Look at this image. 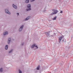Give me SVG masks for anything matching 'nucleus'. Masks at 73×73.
<instances>
[{
	"instance_id": "9b49d317",
	"label": "nucleus",
	"mask_w": 73,
	"mask_h": 73,
	"mask_svg": "<svg viewBox=\"0 0 73 73\" xmlns=\"http://www.w3.org/2000/svg\"><path fill=\"white\" fill-rule=\"evenodd\" d=\"M13 7L15 9H17V6H16V5H14V4H13Z\"/></svg>"
},
{
	"instance_id": "f8f14e48",
	"label": "nucleus",
	"mask_w": 73,
	"mask_h": 73,
	"mask_svg": "<svg viewBox=\"0 0 73 73\" xmlns=\"http://www.w3.org/2000/svg\"><path fill=\"white\" fill-rule=\"evenodd\" d=\"M8 45H6L5 47V49L6 50H7V49H8Z\"/></svg>"
},
{
	"instance_id": "20e7f679",
	"label": "nucleus",
	"mask_w": 73,
	"mask_h": 73,
	"mask_svg": "<svg viewBox=\"0 0 73 73\" xmlns=\"http://www.w3.org/2000/svg\"><path fill=\"white\" fill-rule=\"evenodd\" d=\"M11 42V38H9L7 41V42L8 44H10V42Z\"/></svg>"
},
{
	"instance_id": "7ed1b4c3",
	"label": "nucleus",
	"mask_w": 73,
	"mask_h": 73,
	"mask_svg": "<svg viewBox=\"0 0 73 73\" xmlns=\"http://www.w3.org/2000/svg\"><path fill=\"white\" fill-rule=\"evenodd\" d=\"M5 11L6 13H7V14H9V15H10L11 14V13L9 12V11L7 9H5Z\"/></svg>"
},
{
	"instance_id": "f03ea898",
	"label": "nucleus",
	"mask_w": 73,
	"mask_h": 73,
	"mask_svg": "<svg viewBox=\"0 0 73 73\" xmlns=\"http://www.w3.org/2000/svg\"><path fill=\"white\" fill-rule=\"evenodd\" d=\"M23 27H24V25H22L20 27V28L19 29V32L23 30Z\"/></svg>"
},
{
	"instance_id": "39448f33",
	"label": "nucleus",
	"mask_w": 73,
	"mask_h": 73,
	"mask_svg": "<svg viewBox=\"0 0 73 73\" xmlns=\"http://www.w3.org/2000/svg\"><path fill=\"white\" fill-rule=\"evenodd\" d=\"M45 33L46 36L49 37H50V34H49V33L46 32Z\"/></svg>"
},
{
	"instance_id": "f257e3e1",
	"label": "nucleus",
	"mask_w": 73,
	"mask_h": 73,
	"mask_svg": "<svg viewBox=\"0 0 73 73\" xmlns=\"http://www.w3.org/2000/svg\"><path fill=\"white\" fill-rule=\"evenodd\" d=\"M52 11L53 12H52V13H51L50 15H56L57 14V13L58 12V10H56L55 9H53L52 10Z\"/></svg>"
},
{
	"instance_id": "393cba45",
	"label": "nucleus",
	"mask_w": 73,
	"mask_h": 73,
	"mask_svg": "<svg viewBox=\"0 0 73 73\" xmlns=\"http://www.w3.org/2000/svg\"><path fill=\"white\" fill-rule=\"evenodd\" d=\"M17 15L18 16H19V13H17Z\"/></svg>"
},
{
	"instance_id": "aec40b11",
	"label": "nucleus",
	"mask_w": 73,
	"mask_h": 73,
	"mask_svg": "<svg viewBox=\"0 0 73 73\" xmlns=\"http://www.w3.org/2000/svg\"><path fill=\"white\" fill-rule=\"evenodd\" d=\"M12 51H13V50L11 49V50H10L9 51V53H11V52H12Z\"/></svg>"
},
{
	"instance_id": "9d476101",
	"label": "nucleus",
	"mask_w": 73,
	"mask_h": 73,
	"mask_svg": "<svg viewBox=\"0 0 73 73\" xmlns=\"http://www.w3.org/2000/svg\"><path fill=\"white\" fill-rule=\"evenodd\" d=\"M36 45V44H33L31 46V48H33Z\"/></svg>"
},
{
	"instance_id": "6ab92c4d",
	"label": "nucleus",
	"mask_w": 73,
	"mask_h": 73,
	"mask_svg": "<svg viewBox=\"0 0 73 73\" xmlns=\"http://www.w3.org/2000/svg\"><path fill=\"white\" fill-rule=\"evenodd\" d=\"M19 73H22V71L20 69L19 70Z\"/></svg>"
},
{
	"instance_id": "2eb2a0df",
	"label": "nucleus",
	"mask_w": 73,
	"mask_h": 73,
	"mask_svg": "<svg viewBox=\"0 0 73 73\" xmlns=\"http://www.w3.org/2000/svg\"><path fill=\"white\" fill-rule=\"evenodd\" d=\"M27 11H31V8H29L26 9Z\"/></svg>"
},
{
	"instance_id": "dca6fc26",
	"label": "nucleus",
	"mask_w": 73,
	"mask_h": 73,
	"mask_svg": "<svg viewBox=\"0 0 73 73\" xmlns=\"http://www.w3.org/2000/svg\"><path fill=\"white\" fill-rule=\"evenodd\" d=\"M3 68H0V72H3Z\"/></svg>"
},
{
	"instance_id": "bb28decb",
	"label": "nucleus",
	"mask_w": 73,
	"mask_h": 73,
	"mask_svg": "<svg viewBox=\"0 0 73 73\" xmlns=\"http://www.w3.org/2000/svg\"><path fill=\"white\" fill-rule=\"evenodd\" d=\"M50 31H48V33H50Z\"/></svg>"
},
{
	"instance_id": "1a4fd4ad",
	"label": "nucleus",
	"mask_w": 73,
	"mask_h": 73,
	"mask_svg": "<svg viewBox=\"0 0 73 73\" xmlns=\"http://www.w3.org/2000/svg\"><path fill=\"white\" fill-rule=\"evenodd\" d=\"M27 7L28 8H31V4H28L27 5Z\"/></svg>"
},
{
	"instance_id": "a211bd4d",
	"label": "nucleus",
	"mask_w": 73,
	"mask_h": 73,
	"mask_svg": "<svg viewBox=\"0 0 73 73\" xmlns=\"http://www.w3.org/2000/svg\"><path fill=\"white\" fill-rule=\"evenodd\" d=\"M37 70H39L40 69V66H38L36 68Z\"/></svg>"
},
{
	"instance_id": "423d86ee",
	"label": "nucleus",
	"mask_w": 73,
	"mask_h": 73,
	"mask_svg": "<svg viewBox=\"0 0 73 73\" xmlns=\"http://www.w3.org/2000/svg\"><path fill=\"white\" fill-rule=\"evenodd\" d=\"M8 32H7V31H6V32H4L3 33V35L4 36H5L6 35H8Z\"/></svg>"
},
{
	"instance_id": "a878e982",
	"label": "nucleus",
	"mask_w": 73,
	"mask_h": 73,
	"mask_svg": "<svg viewBox=\"0 0 73 73\" xmlns=\"http://www.w3.org/2000/svg\"><path fill=\"white\" fill-rule=\"evenodd\" d=\"M50 37H53V35H52L50 36Z\"/></svg>"
},
{
	"instance_id": "4468645a",
	"label": "nucleus",
	"mask_w": 73,
	"mask_h": 73,
	"mask_svg": "<svg viewBox=\"0 0 73 73\" xmlns=\"http://www.w3.org/2000/svg\"><path fill=\"white\" fill-rule=\"evenodd\" d=\"M29 1V0H26L25 1V3H28Z\"/></svg>"
},
{
	"instance_id": "5701e85b",
	"label": "nucleus",
	"mask_w": 73,
	"mask_h": 73,
	"mask_svg": "<svg viewBox=\"0 0 73 73\" xmlns=\"http://www.w3.org/2000/svg\"><path fill=\"white\" fill-rule=\"evenodd\" d=\"M63 13L62 11H60V13Z\"/></svg>"
},
{
	"instance_id": "b1692460",
	"label": "nucleus",
	"mask_w": 73,
	"mask_h": 73,
	"mask_svg": "<svg viewBox=\"0 0 73 73\" xmlns=\"http://www.w3.org/2000/svg\"><path fill=\"white\" fill-rule=\"evenodd\" d=\"M24 45V43H22L21 44V45Z\"/></svg>"
},
{
	"instance_id": "4be33fe9",
	"label": "nucleus",
	"mask_w": 73,
	"mask_h": 73,
	"mask_svg": "<svg viewBox=\"0 0 73 73\" xmlns=\"http://www.w3.org/2000/svg\"><path fill=\"white\" fill-rule=\"evenodd\" d=\"M35 1V0H31V2H32L33 1Z\"/></svg>"
},
{
	"instance_id": "412c9836",
	"label": "nucleus",
	"mask_w": 73,
	"mask_h": 73,
	"mask_svg": "<svg viewBox=\"0 0 73 73\" xmlns=\"http://www.w3.org/2000/svg\"><path fill=\"white\" fill-rule=\"evenodd\" d=\"M35 47H36V49H38V46H37V45H35Z\"/></svg>"
},
{
	"instance_id": "f3484780",
	"label": "nucleus",
	"mask_w": 73,
	"mask_h": 73,
	"mask_svg": "<svg viewBox=\"0 0 73 73\" xmlns=\"http://www.w3.org/2000/svg\"><path fill=\"white\" fill-rule=\"evenodd\" d=\"M62 42H66V40L65 39H63V40H62Z\"/></svg>"
},
{
	"instance_id": "6e6552de",
	"label": "nucleus",
	"mask_w": 73,
	"mask_h": 73,
	"mask_svg": "<svg viewBox=\"0 0 73 73\" xmlns=\"http://www.w3.org/2000/svg\"><path fill=\"white\" fill-rule=\"evenodd\" d=\"M30 16H28V17L26 18L25 19L24 21H27V20H28L30 19Z\"/></svg>"
},
{
	"instance_id": "ddd939ff",
	"label": "nucleus",
	"mask_w": 73,
	"mask_h": 73,
	"mask_svg": "<svg viewBox=\"0 0 73 73\" xmlns=\"http://www.w3.org/2000/svg\"><path fill=\"white\" fill-rule=\"evenodd\" d=\"M57 19V17L55 16L53 18H52L53 20H56V19Z\"/></svg>"
},
{
	"instance_id": "0eeeda50",
	"label": "nucleus",
	"mask_w": 73,
	"mask_h": 73,
	"mask_svg": "<svg viewBox=\"0 0 73 73\" xmlns=\"http://www.w3.org/2000/svg\"><path fill=\"white\" fill-rule=\"evenodd\" d=\"M62 38H63V37L62 36L59 38V43L61 42V40L62 39Z\"/></svg>"
}]
</instances>
